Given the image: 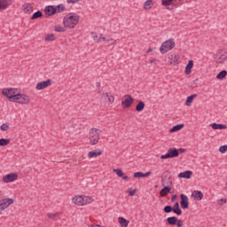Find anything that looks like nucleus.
Returning <instances> with one entry per match:
<instances>
[{"instance_id":"14","label":"nucleus","mask_w":227,"mask_h":227,"mask_svg":"<svg viewBox=\"0 0 227 227\" xmlns=\"http://www.w3.org/2000/svg\"><path fill=\"white\" fill-rule=\"evenodd\" d=\"M72 201L73 203H74V205H78L80 207H82L84 206V199H83V196H76V197H74L72 199Z\"/></svg>"},{"instance_id":"1","label":"nucleus","mask_w":227,"mask_h":227,"mask_svg":"<svg viewBox=\"0 0 227 227\" xmlns=\"http://www.w3.org/2000/svg\"><path fill=\"white\" fill-rule=\"evenodd\" d=\"M79 15L75 13H70L69 16L64 18L63 24L65 27H68V29H74L77 24H79Z\"/></svg>"},{"instance_id":"5","label":"nucleus","mask_w":227,"mask_h":227,"mask_svg":"<svg viewBox=\"0 0 227 227\" xmlns=\"http://www.w3.org/2000/svg\"><path fill=\"white\" fill-rule=\"evenodd\" d=\"M133 104L134 98H132V96L129 94L123 96L121 100V107H123V109H129V107H131Z\"/></svg>"},{"instance_id":"50","label":"nucleus","mask_w":227,"mask_h":227,"mask_svg":"<svg viewBox=\"0 0 227 227\" xmlns=\"http://www.w3.org/2000/svg\"><path fill=\"white\" fill-rule=\"evenodd\" d=\"M80 0H67V4H75V3H79Z\"/></svg>"},{"instance_id":"39","label":"nucleus","mask_w":227,"mask_h":227,"mask_svg":"<svg viewBox=\"0 0 227 227\" xmlns=\"http://www.w3.org/2000/svg\"><path fill=\"white\" fill-rule=\"evenodd\" d=\"M54 31H56L57 33H65L66 29L64 27L61 26H56L54 27Z\"/></svg>"},{"instance_id":"61","label":"nucleus","mask_w":227,"mask_h":227,"mask_svg":"<svg viewBox=\"0 0 227 227\" xmlns=\"http://www.w3.org/2000/svg\"><path fill=\"white\" fill-rule=\"evenodd\" d=\"M162 185H164V178H161Z\"/></svg>"},{"instance_id":"22","label":"nucleus","mask_w":227,"mask_h":227,"mask_svg":"<svg viewBox=\"0 0 227 227\" xmlns=\"http://www.w3.org/2000/svg\"><path fill=\"white\" fill-rule=\"evenodd\" d=\"M167 223L170 226H175L178 223V218L176 216H169L167 218Z\"/></svg>"},{"instance_id":"28","label":"nucleus","mask_w":227,"mask_h":227,"mask_svg":"<svg viewBox=\"0 0 227 227\" xmlns=\"http://www.w3.org/2000/svg\"><path fill=\"white\" fill-rule=\"evenodd\" d=\"M185 127L184 124H177L174 127H172L169 130V132H178V130H182V129Z\"/></svg>"},{"instance_id":"11","label":"nucleus","mask_w":227,"mask_h":227,"mask_svg":"<svg viewBox=\"0 0 227 227\" xmlns=\"http://www.w3.org/2000/svg\"><path fill=\"white\" fill-rule=\"evenodd\" d=\"M51 84H52V80L51 79H48L44 82H40L36 84L35 90H45V88H49Z\"/></svg>"},{"instance_id":"40","label":"nucleus","mask_w":227,"mask_h":227,"mask_svg":"<svg viewBox=\"0 0 227 227\" xmlns=\"http://www.w3.org/2000/svg\"><path fill=\"white\" fill-rule=\"evenodd\" d=\"M114 173H115L119 178L123 177V171L120 168L114 169Z\"/></svg>"},{"instance_id":"25","label":"nucleus","mask_w":227,"mask_h":227,"mask_svg":"<svg viewBox=\"0 0 227 227\" xmlns=\"http://www.w3.org/2000/svg\"><path fill=\"white\" fill-rule=\"evenodd\" d=\"M196 97H198V94H192L191 96H189L187 98H186V101H185V106H191L192 104V101L196 98Z\"/></svg>"},{"instance_id":"41","label":"nucleus","mask_w":227,"mask_h":227,"mask_svg":"<svg viewBox=\"0 0 227 227\" xmlns=\"http://www.w3.org/2000/svg\"><path fill=\"white\" fill-rule=\"evenodd\" d=\"M226 199H220L216 201V203L219 207H223V205H226Z\"/></svg>"},{"instance_id":"20","label":"nucleus","mask_w":227,"mask_h":227,"mask_svg":"<svg viewBox=\"0 0 227 227\" xmlns=\"http://www.w3.org/2000/svg\"><path fill=\"white\" fill-rule=\"evenodd\" d=\"M99 155H102V150L98 151H90L88 153L87 156L89 159H93V157H98Z\"/></svg>"},{"instance_id":"30","label":"nucleus","mask_w":227,"mask_h":227,"mask_svg":"<svg viewBox=\"0 0 227 227\" xmlns=\"http://www.w3.org/2000/svg\"><path fill=\"white\" fill-rule=\"evenodd\" d=\"M194 193L195 200L198 201H201V200H203V192H201V191H194Z\"/></svg>"},{"instance_id":"3","label":"nucleus","mask_w":227,"mask_h":227,"mask_svg":"<svg viewBox=\"0 0 227 227\" xmlns=\"http://www.w3.org/2000/svg\"><path fill=\"white\" fill-rule=\"evenodd\" d=\"M90 144L92 145H97V143H98L99 139H100V133H98V129H92L90 131Z\"/></svg>"},{"instance_id":"16","label":"nucleus","mask_w":227,"mask_h":227,"mask_svg":"<svg viewBox=\"0 0 227 227\" xmlns=\"http://www.w3.org/2000/svg\"><path fill=\"white\" fill-rule=\"evenodd\" d=\"M210 127L214 129V130H224L225 129H227L226 124H217L215 122L211 123Z\"/></svg>"},{"instance_id":"32","label":"nucleus","mask_w":227,"mask_h":227,"mask_svg":"<svg viewBox=\"0 0 227 227\" xmlns=\"http://www.w3.org/2000/svg\"><path fill=\"white\" fill-rule=\"evenodd\" d=\"M55 9L57 10L56 13H63V12H65V10H67V8L65 7V5L63 4L57 5Z\"/></svg>"},{"instance_id":"18","label":"nucleus","mask_w":227,"mask_h":227,"mask_svg":"<svg viewBox=\"0 0 227 227\" xmlns=\"http://www.w3.org/2000/svg\"><path fill=\"white\" fill-rule=\"evenodd\" d=\"M191 176H192V171L191 170H185L184 172H181L178 175V178H186L187 180H189Z\"/></svg>"},{"instance_id":"58","label":"nucleus","mask_w":227,"mask_h":227,"mask_svg":"<svg viewBox=\"0 0 227 227\" xmlns=\"http://www.w3.org/2000/svg\"><path fill=\"white\" fill-rule=\"evenodd\" d=\"M108 100H109L111 103L114 102V96L108 97Z\"/></svg>"},{"instance_id":"27","label":"nucleus","mask_w":227,"mask_h":227,"mask_svg":"<svg viewBox=\"0 0 227 227\" xmlns=\"http://www.w3.org/2000/svg\"><path fill=\"white\" fill-rule=\"evenodd\" d=\"M41 17H43V13L42 11H37L31 16V20H36V19H41Z\"/></svg>"},{"instance_id":"38","label":"nucleus","mask_w":227,"mask_h":227,"mask_svg":"<svg viewBox=\"0 0 227 227\" xmlns=\"http://www.w3.org/2000/svg\"><path fill=\"white\" fill-rule=\"evenodd\" d=\"M58 215H61V213L56 212V213H48L47 214V217H49V219H56V217H58Z\"/></svg>"},{"instance_id":"31","label":"nucleus","mask_w":227,"mask_h":227,"mask_svg":"<svg viewBox=\"0 0 227 227\" xmlns=\"http://www.w3.org/2000/svg\"><path fill=\"white\" fill-rule=\"evenodd\" d=\"M129 221L123 217H119V223L121 227H128L129 226Z\"/></svg>"},{"instance_id":"56","label":"nucleus","mask_w":227,"mask_h":227,"mask_svg":"<svg viewBox=\"0 0 227 227\" xmlns=\"http://www.w3.org/2000/svg\"><path fill=\"white\" fill-rule=\"evenodd\" d=\"M177 152H178V155H180V153H185V149L184 148H179V149H176Z\"/></svg>"},{"instance_id":"55","label":"nucleus","mask_w":227,"mask_h":227,"mask_svg":"<svg viewBox=\"0 0 227 227\" xmlns=\"http://www.w3.org/2000/svg\"><path fill=\"white\" fill-rule=\"evenodd\" d=\"M176 198H178V195H176V194L172 195V197H171V202H172V203H175V201L176 200Z\"/></svg>"},{"instance_id":"19","label":"nucleus","mask_w":227,"mask_h":227,"mask_svg":"<svg viewBox=\"0 0 227 227\" xmlns=\"http://www.w3.org/2000/svg\"><path fill=\"white\" fill-rule=\"evenodd\" d=\"M194 67V61L189 60L188 64L185 67V74L186 75L191 74V71L192 70V67Z\"/></svg>"},{"instance_id":"2","label":"nucleus","mask_w":227,"mask_h":227,"mask_svg":"<svg viewBox=\"0 0 227 227\" xmlns=\"http://www.w3.org/2000/svg\"><path fill=\"white\" fill-rule=\"evenodd\" d=\"M175 41L173 39H168L161 44V46L160 47V52L161 54H166V52L173 51V49H175Z\"/></svg>"},{"instance_id":"36","label":"nucleus","mask_w":227,"mask_h":227,"mask_svg":"<svg viewBox=\"0 0 227 227\" xmlns=\"http://www.w3.org/2000/svg\"><path fill=\"white\" fill-rule=\"evenodd\" d=\"M88 203H93V197L83 196V205H88Z\"/></svg>"},{"instance_id":"43","label":"nucleus","mask_w":227,"mask_h":227,"mask_svg":"<svg viewBox=\"0 0 227 227\" xmlns=\"http://www.w3.org/2000/svg\"><path fill=\"white\" fill-rule=\"evenodd\" d=\"M215 56H227V52L224 51V50L220 49L217 51V52Z\"/></svg>"},{"instance_id":"7","label":"nucleus","mask_w":227,"mask_h":227,"mask_svg":"<svg viewBox=\"0 0 227 227\" xmlns=\"http://www.w3.org/2000/svg\"><path fill=\"white\" fill-rule=\"evenodd\" d=\"M14 200L12 198L0 200V215L4 210H6L10 205H13Z\"/></svg>"},{"instance_id":"57","label":"nucleus","mask_w":227,"mask_h":227,"mask_svg":"<svg viewBox=\"0 0 227 227\" xmlns=\"http://www.w3.org/2000/svg\"><path fill=\"white\" fill-rule=\"evenodd\" d=\"M122 180H126L127 182H129V180H130V177L128 176H122Z\"/></svg>"},{"instance_id":"6","label":"nucleus","mask_w":227,"mask_h":227,"mask_svg":"<svg viewBox=\"0 0 227 227\" xmlns=\"http://www.w3.org/2000/svg\"><path fill=\"white\" fill-rule=\"evenodd\" d=\"M178 157V150L176 148H168L166 154L160 156L161 160L175 159Z\"/></svg>"},{"instance_id":"34","label":"nucleus","mask_w":227,"mask_h":227,"mask_svg":"<svg viewBox=\"0 0 227 227\" xmlns=\"http://www.w3.org/2000/svg\"><path fill=\"white\" fill-rule=\"evenodd\" d=\"M226 75H227V71L223 70L216 75V79H218L219 81H223V79H224Z\"/></svg>"},{"instance_id":"53","label":"nucleus","mask_w":227,"mask_h":227,"mask_svg":"<svg viewBox=\"0 0 227 227\" xmlns=\"http://www.w3.org/2000/svg\"><path fill=\"white\" fill-rule=\"evenodd\" d=\"M150 175H152V172H146V173H143L142 178H146V176H150Z\"/></svg>"},{"instance_id":"54","label":"nucleus","mask_w":227,"mask_h":227,"mask_svg":"<svg viewBox=\"0 0 227 227\" xmlns=\"http://www.w3.org/2000/svg\"><path fill=\"white\" fill-rule=\"evenodd\" d=\"M136 192H137V189H135V190H133V191H129V196H136Z\"/></svg>"},{"instance_id":"49","label":"nucleus","mask_w":227,"mask_h":227,"mask_svg":"<svg viewBox=\"0 0 227 227\" xmlns=\"http://www.w3.org/2000/svg\"><path fill=\"white\" fill-rule=\"evenodd\" d=\"M162 176L164 178H168V180H171V175H169V171H165Z\"/></svg>"},{"instance_id":"44","label":"nucleus","mask_w":227,"mask_h":227,"mask_svg":"<svg viewBox=\"0 0 227 227\" xmlns=\"http://www.w3.org/2000/svg\"><path fill=\"white\" fill-rule=\"evenodd\" d=\"M219 152H220V153H226V152H227V145H221L219 147Z\"/></svg>"},{"instance_id":"42","label":"nucleus","mask_w":227,"mask_h":227,"mask_svg":"<svg viewBox=\"0 0 227 227\" xmlns=\"http://www.w3.org/2000/svg\"><path fill=\"white\" fill-rule=\"evenodd\" d=\"M161 3L163 6H171L173 0H162Z\"/></svg>"},{"instance_id":"8","label":"nucleus","mask_w":227,"mask_h":227,"mask_svg":"<svg viewBox=\"0 0 227 227\" xmlns=\"http://www.w3.org/2000/svg\"><path fill=\"white\" fill-rule=\"evenodd\" d=\"M14 97H15L14 102H16L17 104H25V105L29 104V101H30L29 96L26 94H17Z\"/></svg>"},{"instance_id":"13","label":"nucleus","mask_w":227,"mask_h":227,"mask_svg":"<svg viewBox=\"0 0 227 227\" xmlns=\"http://www.w3.org/2000/svg\"><path fill=\"white\" fill-rule=\"evenodd\" d=\"M13 0H0V11L6 10L9 6H12Z\"/></svg>"},{"instance_id":"45","label":"nucleus","mask_w":227,"mask_h":227,"mask_svg":"<svg viewBox=\"0 0 227 227\" xmlns=\"http://www.w3.org/2000/svg\"><path fill=\"white\" fill-rule=\"evenodd\" d=\"M106 43H108V45H116V40L113 38L106 39Z\"/></svg>"},{"instance_id":"33","label":"nucleus","mask_w":227,"mask_h":227,"mask_svg":"<svg viewBox=\"0 0 227 227\" xmlns=\"http://www.w3.org/2000/svg\"><path fill=\"white\" fill-rule=\"evenodd\" d=\"M44 40L46 42H54V40H56V35L54 34H48L45 35Z\"/></svg>"},{"instance_id":"24","label":"nucleus","mask_w":227,"mask_h":227,"mask_svg":"<svg viewBox=\"0 0 227 227\" xmlns=\"http://www.w3.org/2000/svg\"><path fill=\"white\" fill-rule=\"evenodd\" d=\"M23 9L25 13H33V5L31 4H24Z\"/></svg>"},{"instance_id":"46","label":"nucleus","mask_w":227,"mask_h":227,"mask_svg":"<svg viewBox=\"0 0 227 227\" xmlns=\"http://www.w3.org/2000/svg\"><path fill=\"white\" fill-rule=\"evenodd\" d=\"M107 38L102 36V35H100V36L98 38L97 43H102V42H106Z\"/></svg>"},{"instance_id":"23","label":"nucleus","mask_w":227,"mask_h":227,"mask_svg":"<svg viewBox=\"0 0 227 227\" xmlns=\"http://www.w3.org/2000/svg\"><path fill=\"white\" fill-rule=\"evenodd\" d=\"M172 208L174 209V214H176V215H180L182 214V208H180V204L178 202H175Z\"/></svg>"},{"instance_id":"62","label":"nucleus","mask_w":227,"mask_h":227,"mask_svg":"<svg viewBox=\"0 0 227 227\" xmlns=\"http://www.w3.org/2000/svg\"><path fill=\"white\" fill-rule=\"evenodd\" d=\"M106 96H107V97H109V94H108V93H106Z\"/></svg>"},{"instance_id":"21","label":"nucleus","mask_w":227,"mask_h":227,"mask_svg":"<svg viewBox=\"0 0 227 227\" xmlns=\"http://www.w3.org/2000/svg\"><path fill=\"white\" fill-rule=\"evenodd\" d=\"M169 192H171V187L165 186L164 188H162L160 190V194L161 198H164V197L168 196V194H169Z\"/></svg>"},{"instance_id":"63","label":"nucleus","mask_w":227,"mask_h":227,"mask_svg":"<svg viewBox=\"0 0 227 227\" xmlns=\"http://www.w3.org/2000/svg\"><path fill=\"white\" fill-rule=\"evenodd\" d=\"M0 196H1V192H0Z\"/></svg>"},{"instance_id":"59","label":"nucleus","mask_w":227,"mask_h":227,"mask_svg":"<svg viewBox=\"0 0 227 227\" xmlns=\"http://www.w3.org/2000/svg\"><path fill=\"white\" fill-rule=\"evenodd\" d=\"M153 51V49L149 48V49L146 51V54H148V53L152 52Z\"/></svg>"},{"instance_id":"37","label":"nucleus","mask_w":227,"mask_h":227,"mask_svg":"<svg viewBox=\"0 0 227 227\" xmlns=\"http://www.w3.org/2000/svg\"><path fill=\"white\" fill-rule=\"evenodd\" d=\"M163 212H165V214H171V212L175 213V209H173V207L171 206H165L163 208Z\"/></svg>"},{"instance_id":"17","label":"nucleus","mask_w":227,"mask_h":227,"mask_svg":"<svg viewBox=\"0 0 227 227\" xmlns=\"http://www.w3.org/2000/svg\"><path fill=\"white\" fill-rule=\"evenodd\" d=\"M178 59H179L178 56L175 53L170 54L168 56V61L170 65H178Z\"/></svg>"},{"instance_id":"60","label":"nucleus","mask_w":227,"mask_h":227,"mask_svg":"<svg viewBox=\"0 0 227 227\" xmlns=\"http://www.w3.org/2000/svg\"><path fill=\"white\" fill-rule=\"evenodd\" d=\"M97 88H100V82L96 83Z\"/></svg>"},{"instance_id":"15","label":"nucleus","mask_w":227,"mask_h":227,"mask_svg":"<svg viewBox=\"0 0 227 227\" xmlns=\"http://www.w3.org/2000/svg\"><path fill=\"white\" fill-rule=\"evenodd\" d=\"M226 59H227V55L215 56L216 65H224V63H226Z\"/></svg>"},{"instance_id":"9","label":"nucleus","mask_w":227,"mask_h":227,"mask_svg":"<svg viewBox=\"0 0 227 227\" xmlns=\"http://www.w3.org/2000/svg\"><path fill=\"white\" fill-rule=\"evenodd\" d=\"M17 178H19V175H17V173H11V174L5 175L3 177V182H4V184H10L12 182H15Z\"/></svg>"},{"instance_id":"29","label":"nucleus","mask_w":227,"mask_h":227,"mask_svg":"<svg viewBox=\"0 0 227 227\" xmlns=\"http://www.w3.org/2000/svg\"><path fill=\"white\" fill-rule=\"evenodd\" d=\"M145 102L139 101L136 106V111H137V113H141V111L145 110Z\"/></svg>"},{"instance_id":"47","label":"nucleus","mask_w":227,"mask_h":227,"mask_svg":"<svg viewBox=\"0 0 227 227\" xmlns=\"http://www.w3.org/2000/svg\"><path fill=\"white\" fill-rule=\"evenodd\" d=\"M1 130H3L4 132H6V130H8L10 129V126H8V124H2L0 127Z\"/></svg>"},{"instance_id":"48","label":"nucleus","mask_w":227,"mask_h":227,"mask_svg":"<svg viewBox=\"0 0 227 227\" xmlns=\"http://www.w3.org/2000/svg\"><path fill=\"white\" fill-rule=\"evenodd\" d=\"M133 176L134 178H143V172H136Z\"/></svg>"},{"instance_id":"51","label":"nucleus","mask_w":227,"mask_h":227,"mask_svg":"<svg viewBox=\"0 0 227 227\" xmlns=\"http://www.w3.org/2000/svg\"><path fill=\"white\" fill-rule=\"evenodd\" d=\"M176 224L177 227H182V226H184V221L177 219V222Z\"/></svg>"},{"instance_id":"52","label":"nucleus","mask_w":227,"mask_h":227,"mask_svg":"<svg viewBox=\"0 0 227 227\" xmlns=\"http://www.w3.org/2000/svg\"><path fill=\"white\" fill-rule=\"evenodd\" d=\"M90 35H91V37L93 38V40H95V41L98 40L97 38H98V36L97 35V34L95 32H91Z\"/></svg>"},{"instance_id":"26","label":"nucleus","mask_w":227,"mask_h":227,"mask_svg":"<svg viewBox=\"0 0 227 227\" xmlns=\"http://www.w3.org/2000/svg\"><path fill=\"white\" fill-rule=\"evenodd\" d=\"M152 6H153V1L147 0L145 2L143 8H144V10H152Z\"/></svg>"},{"instance_id":"10","label":"nucleus","mask_w":227,"mask_h":227,"mask_svg":"<svg viewBox=\"0 0 227 227\" xmlns=\"http://www.w3.org/2000/svg\"><path fill=\"white\" fill-rule=\"evenodd\" d=\"M180 199H181V202H180L181 208H183V210L189 208V197H187V195L184 193H181Z\"/></svg>"},{"instance_id":"12","label":"nucleus","mask_w":227,"mask_h":227,"mask_svg":"<svg viewBox=\"0 0 227 227\" xmlns=\"http://www.w3.org/2000/svg\"><path fill=\"white\" fill-rule=\"evenodd\" d=\"M56 7H54V5H48L45 7L44 9V12L46 15H48L49 17H52V15H56Z\"/></svg>"},{"instance_id":"35","label":"nucleus","mask_w":227,"mask_h":227,"mask_svg":"<svg viewBox=\"0 0 227 227\" xmlns=\"http://www.w3.org/2000/svg\"><path fill=\"white\" fill-rule=\"evenodd\" d=\"M10 145V138H0V146H8Z\"/></svg>"},{"instance_id":"4","label":"nucleus","mask_w":227,"mask_h":227,"mask_svg":"<svg viewBox=\"0 0 227 227\" xmlns=\"http://www.w3.org/2000/svg\"><path fill=\"white\" fill-rule=\"evenodd\" d=\"M3 95L7 97L11 102H15V97H17V89H4L2 90Z\"/></svg>"}]
</instances>
